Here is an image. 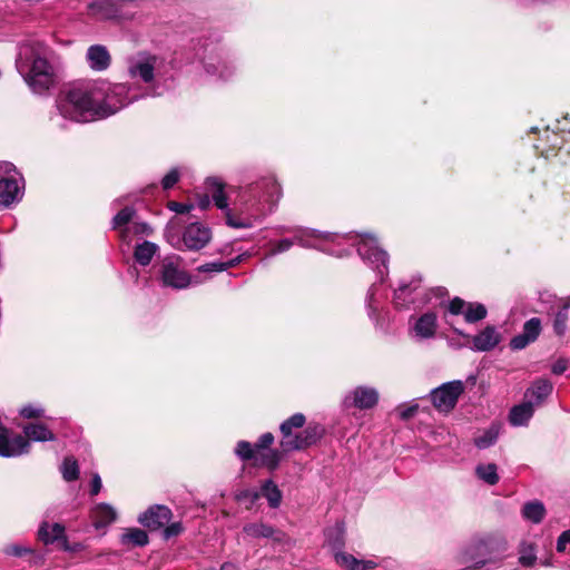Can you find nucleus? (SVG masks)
<instances>
[{
    "label": "nucleus",
    "mask_w": 570,
    "mask_h": 570,
    "mask_svg": "<svg viewBox=\"0 0 570 570\" xmlns=\"http://www.w3.org/2000/svg\"><path fill=\"white\" fill-rule=\"evenodd\" d=\"M24 439L30 442L55 441V433L43 423H29L23 426Z\"/></svg>",
    "instance_id": "5701e85b"
},
{
    "label": "nucleus",
    "mask_w": 570,
    "mask_h": 570,
    "mask_svg": "<svg viewBox=\"0 0 570 570\" xmlns=\"http://www.w3.org/2000/svg\"><path fill=\"white\" fill-rule=\"evenodd\" d=\"M438 327L435 313L428 312L421 315L414 323L412 331L419 340H429L434 337Z\"/></svg>",
    "instance_id": "aec40b11"
},
{
    "label": "nucleus",
    "mask_w": 570,
    "mask_h": 570,
    "mask_svg": "<svg viewBox=\"0 0 570 570\" xmlns=\"http://www.w3.org/2000/svg\"><path fill=\"white\" fill-rule=\"evenodd\" d=\"M159 95L160 94L157 91V88L155 86L150 87L146 94V96H151V97H156Z\"/></svg>",
    "instance_id": "774afa93"
},
{
    "label": "nucleus",
    "mask_w": 570,
    "mask_h": 570,
    "mask_svg": "<svg viewBox=\"0 0 570 570\" xmlns=\"http://www.w3.org/2000/svg\"><path fill=\"white\" fill-rule=\"evenodd\" d=\"M90 518L95 529H106L116 521L117 511L108 503H98L91 508Z\"/></svg>",
    "instance_id": "6ab92c4d"
},
{
    "label": "nucleus",
    "mask_w": 570,
    "mask_h": 570,
    "mask_svg": "<svg viewBox=\"0 0 570 570\" xmlns=\"http://www.w3.org/2000/svg\"><path fill=\"white\" fill-rule=\"evenodd\" d=\"M379 397L380 395L375 387L360 385L346 393L343 404L345 407L370 410L377 404Z\"/></svg>",
    "instance_id": "9b49d317"
},
{
    "label": "nucleus",
    "mask_w": 570,
    "mask_h": 570,
    "mask_svg": "<svg viewBox=\"0 0 570 570\" xmlns=\"http://www.w3.org/2000/svg\"><path fill=\"white\" fill-rule=\"evenodd\" d=\"M19 414L24 419H39L45 416V409L40 405L28 404L19 410Z\"/></svg>",
    "instance_id": "49530a36"
},
{
    "label": "nucleus",
    "mask_w": 570,
    "mask_h": 570,
    "mask_svg": "<svg viewBox=\"0 0 570 570\" xmlns=\"http://www.w3.org/2000/svg\"><path fill=\"white\" fill-rule=\"evenodd\" d=\"M179 179V173L177 169H171L161 180L164 189H170Z\"/></svg>",
    "instance_id": "5fc2aeb1"
},
{
    "label": "nucleus",
    "mask_w": 570,
    "mask_h": 570,
    "mask_svg": "<svg viewBox=\"0 0 570 570\" xmlns=\"http://www.w3.org/2000/svg\"><path fill=\"white\" fill-rule=\"evenodd\" d=\"M553 384L547 379L535 380L525 392L528 401L533 402V406L540 405L552 393Z\"/></svg>",
    "instance_id": "4be33fe9"
},
{
    "label": "nucleus",
    "mask_w": 570,
    "mask_h": 570,
    "mask_svg": "<svg viewBox=\"0 0 570 570\" xmlns=\"http://www.w3.org/2000/svg\"><path fill=\"white\" fill-rule=\"evenodd\" d=\"M530 343H532L531 340H529L527 336H524L523 333H521L519 335H515L510 341V347L512 350L519 351V350H523L524 347H527Z\"/></svg>",
    "instance_id": "603ef678"
},
{
    "label": "nucleus",
    "mask_w": 570,
    "mask_h": 570,
    "mask_svg": "<svg viewBox=\"0 0 570 570\" xmlns=\"http://www.w3.org/2000/svg\"><path fill=\"white\" fill-rule=\"evenodd\" d=\"M30 451L29 442L20 434H13L10 430L0 433V456L16 458Z\"/></svg>",
    "instance_id": "f8f14e48"
},
{
    "label": "nucleus",
    "mask_w": 570,
    "mask_h": 570,
    "mask_svg": "<svg viewBox=\"0 0 570 570\" xmlns=\"http://www.w3.org/2000/svg\"><path fill=\"white\" fill-rule=\"evenodd\" d=\"M65 530L61 523L50 524L43 521L38 529V538L45 544H52L56 541H61L66 537Z\"/></svg>",
    "instance_id": "b1692460"
},
{
    "label": "nucleus",
    "mask_w": 570,
    "mask_h": 570,
    "mask_svg": "<svg viewBox=\"0 0 570 570\" xmlns=\"http://www.w3.org/2000/svg\"><path fill=\"white\" fill-rule=\"evenodd\" d=\"M169 65L164 56L139 51L127 59V71L130 78L150 85L168 73Z\"/></svg>",
    "instance_id": "423d86ee"
},
{
    "label": "nucleus",
    "mask_w": 570,
    "mask_h": 570,
    "mask_svg": "<svg viewBox=\"0 0 570 570\" xmlns=\"http://www.w3.org/2000/svg\"><path fill=\"white\" fill-rule=\"evenodd\" d=\"M386 298V292L382 288V285L374 283L367 292L365 298V305L368 317L376 324L380 323L383 309H384V301Z\"/></svg>",
    "instance_id": "dca6fc26"
},
{
    "label": "nucleus",
    "mask_w": 570,
    "mask_h": 570,
    "mask_svg": "<svg viewBox=\"0 0 570 570\" xmlns=\"http://www.w3.org/2000/svg\"><path fill=\"white\" fill-rule=\"evenodd\" d=\"M183 531V527L179 522H174L165 528L164 530V538L166 540L170 539L171 537L178 535Z\"/></svg>",
    "instance_id": "13d9d810"
},
{
    "label": "nucleus",
    "mask_w": 570,
    "mask_h": 570,
    "mask_svg": "<svg viewBox=\"0 0 570 570\" xmlns=\"http://www.w3.org/2000/svg\"><path fill=\"white\" fill-rule=\"evenodd\" d=\"M261 494L258 491L255 490H243L236 494L237 501H245L248 500L250 503L256 502L259 499Z\"/></svg>",
    "instance_id": "6e6d98bb"
},
{
    "label": "nucleus",
    "mask_w": 570,
    "mask_h": 570,
    "mask_svg": "<svg viewBox=\"0 0 570 570\" xmlns=\"http://www.w3.org/2000/svg\"><path fill=\"white\" fill-rule=\"evenodd\" d=\"M168 209L171 212H175L177 214H185L190 212L194 208V205L191 204H183L177 202H169L167 205Z\"/></svg>",
    "instance_id": "4d7b16f0"
},
{
    "label": "nucleus",
    "mask_w": 570,
    "mask_h": 570,
    "mask_svg": "<svg viewBox=\"0 0 570 570\" xmlns=\"http://www.w3.org/2000/svg\"><path fill=\"white\" fill-rule=\"evenodd\" d=\"M278 232L293 233L294 239L283 238L274 243L268 256L287 252L295 243L305 248H314L331 255L343 256L347 252L341 247L351 245L356 246L361 258L371 268L376 271L381 283L384 282L389 274V254L379 246L377 239L370 233L338 235L303 227H279Z\"/></svg>",
    "instance_id": "f03ea898"
},
{
    "label": "nucleus",
    "mask_w": 570,
    "mask_h": 570,
    "mask_svg": "<svg viewBox=\"0 0 570 570\" xmlns=\"http://www.w3.org/2000/svg\"><path fill=\"white\" fill-rule=\"evenodd\" d=\"M537 561L535 547L533 543L523 541L519 548V562L523 567H531Z\"/></svg>",
    "instance_id": "ea45409f"
},
{
    "label": "nucleus",
    "mask_w": 570,
    "mask_h": 570,
    "mask_svg": "<svg viewBox=\"0 0 570 570\" xmlns=\"http://www.w3.org/2000/svg\"><path fill=\"white\" fill-rule=\"evenodd\" d=\"M220 570H238V566L233 562H225L222 564Z\"/></svg>",
    "instance_id": "69168bd1"
},
{
    "label": "nucleus",
    "mask_w": 570,
    "mask_h": 570,
    "mask_svg": "<svg viewBox=\"0 0 570 570\" xmlns=\"http://www.w3.org/2000/svg\"><path fill=\"white\" fill-rule=\"evenodd\" d=\"M567 368H568V361L564 358H560L552 365V373L559 375V374H562L563 372H566Z\"/></svg>",
    "instance_id": "680f3d73"
},
{
    "label": "nucleus",
    "mask_w": 570,
    "mask_h": 570,
    "mask_svg": "<svg viewBox=\"0 0 570 570\" xmlns=\"http://www.w3.org/2000/svg\"><path fill=\"white\" fill-rule=\"evenodd\" d=\"M326 542L333 550L340 551L345 544V527L337 522L325 531Z\"/></svg>",
    "instance_id": "7c9ffc66"
},
{
    "label": "nucleus",
    "mask_w": 570,
    "mask_h": 570,
    "mask_svg": "<svg viewBox=\"0 0 570 570\" xmlns=\"http://www.w3.org/2000/svg\"><path fill=\"white\" fill-rule=\"evenodd\" d=\"M159 278L164 286L183 289L190 285L191 277L183 267V259L178 255H167L159 264Z\"/></svg>",
    "instance_id": "1a4fd4ad"
},
{
    "label": "nucleus",
    "mask_w": 570,
    "mask_h": 570,
    "mask_svg": "<svg viewBox=\"0 0 570 570\" xmlns=\"http://www.w3.org/2000/svg\"><path fill=\"white\" fill-rule=\"evenodd\" d=\"M521 514L524 520L538 524L546 517L544 504L539 500L529 501L523 504Z\"/></svg>",
    "instance_id": "c85d7f7f"
},
{
    "label": "nucleus",
    "mask_w": 570,
    "mask_h": 570,
    "mask_svg": "<svg viewBox=\"0 0 570 570\" xmlns=\"http://www.w3.org/2000/svg\"><path fill=\"white\" fill-rule=\"evenodd\" d=\"M49 50L41 42H27L20 47L16 67L30 90L46 95L57 81L56 69L48 59Z\"/></svg>",
    "instance_id": "7ed1b4c3"
},
{
    "label": "nucleus",
    "mask_w": 570,
    "mask_h": 570,
    "mask_svg": "<svg viewBox=\"0 0 570 570\" xmlns=\"http://www.w3.org/2000/svg\"><path fill=\"white\" fill-rule=\"evenodd\" d=\"M23 196V179L14 166L0 161V208H8Z\"/></svg>",
    "instance_id": "0eeeda50"
},
{
    "label": "nucleus",
    "mask_w": 570,
    "mask_h": 570,
    "mask_svg": "<svg viewBox=\"0 0 570 570\" xmlns=\"http://www.w3.org/2000/svg\"><path fill=\"white\" fill-rule=\"evenodd\" d=\"M226 224L233 228H249L253 226L250 217H237L230 210L225 213Z\"/></svg>",
    "instance_id": "a18cd8bd"
},
{
    "label": "nucleus",
    "mask_w": 570,
    "mask_h": 570,
    "mask_svg": "<svg viewBox=\"0 0 570 570\" xmlns=\"http://www.w3.org/2000/svg\"><path fill=\"white\" fill-rule=\"evenodd\" d=\"M274 442V435L271 432L264 433L259 436L257 442L255 443V449L257 452L262 450L268 449Z\"/></svg>",
    "instance_id": "3c124183"
},
{
    "label": "nucleus",
    "mask_w": 570,
    "mask_h": 570,
    "mask_svg": "<svg viewBox=\"0 0 570 570\" xmlns=\"http://www.w3.org/2000/svg\"><path fill=\"white\" fill-rule=\"evenodd\" d=\"M243 257H244V255H238L235 258H232V259H229L227 262H224L225 271H227L228 268H232V267H235L236 265H238L243 261Z\"/></svg>",
    "instance_id": "0e129e2a"
},
{
    "label": "nucleus",
    "mask_w": 570,
    "mask_h": 570,
    "mask_svg": "<svg viewBox=\"0 0 570 570\" xmlns=\"http://www.w3.org/2000/svg\"><path fill=\"white\" fill-rule=\"evenodd\" d=\"M487 308L481 303H468L465 312H464V320L468 323H475L479 322L487 316Z\"/></svg>",
    "instance_id": "a19ab883"
},
{
    "label": "nucleus",
    "mask_w": 570,
    "mask_h": 570,
    "mask_svg": "<svg viewBox=\"0 0 570 570\" xmlns=\"http://www.w3.org/2000/svg\"><path fill=\"white\" fill-rule=\"evenodd\" d=\"M205 70L207 73L217 76L219 79L228 80L233 76L235 67L233 66L232 62L225 59L209 58L205 61Z\"/></svg>",
    "instance_id": "a878e982"
},
{
    "label": "nucleus",
    "mask_w": 570,
    "mask_h": 570,
    "mask_svg": "<svg viewBox=\"0 0 570 570\" xmlns=\"http://www.w3.org/2000/svg\"><path fill=\"white\" fill-rule=\"evenodd\" d=\"M243 533L249 539H271L276 543H285L288 541L286 534L282 530L261 521L246 523L243 527Z\"/></svg>",
    "instance_id": "ddd939ff"
},
{
    "label": "nucleus",
    "mask_w": 570,
    "mask_h": 570,
    "mask_svg": "<svg viewBox=\"0 0 570 570\" xmlns=\"http://www.w3.org/2000/svg\"><path fill=\"white\" fill-rule=\"evenodd\" d=\"M206 184L216 207L225 210V213L229 210L227 197L224 191V184L215 177L208 178Z\"/></svg>",
    "instance_id": "cd10ccee"
},
{
    "label": "nucleus",
    "mask_w": 570,
    "mask_h": 570,
    "mask_svg": "<svg viewBox=\"0 0 570 570\" xmlns=\"http://www.w3.org/2000/svg\"><path fill=\"white\" fill-rule=\"evenodd\" d=\"M236 455L243 461H248L256 458L257 451L255 449V444L247 441H239L235 449Z\"/></svg>",
    "instance_id": "37998d69"
},
{
    "label": "nucleus",
    "mask_w": 570,
    "mask_h": 570,
    "mask_svg": "<svg viewBox=\"0 0 570 570\" xmlns=\"http://www.w3.org/2000/svg\"><path fill=\"white\" fill-rule=\"evenodd\" d=\"M62 478L67 482L76 481L79 478V466L73 458H66L60 466Z\"/></svg>",
    "instance_id": "79ce46f5"
},
{
    "label": "nucleus",
    "mask_w": 570,
    "mask_h": 570,
    "mask_svg": "<svg viewBox=\"0 0 570 570\" xmlns=\"http://www.w3.org/2000/svg\"><path fill=\"white\" fill-rule=\"evenodd\" d=\"M305 422L304 414L295 413L281 424L282 440L279 445L283 452L305 450L323 438L325 429L318 423H309L303 431L295 432V430L302 429Z\"/></svg>",
    "instance_id": "20e7f679"
},
{
    "label": "nucleus",
    "mask_w": 570,
    "mask_h": 570,
    "mask_svg": "<svg viewBox=\"0 0 570 570\" xmlns=\"http://www.w3.org/2000/svg\"><path fill=\"white\" fill-rule=\"evenodd\" d=\"M157 250L158 246L155 243L145 240L135 247V261L141 266H147L150 264Z\"/></svg>",
    "instance_id": "c756f323"
},
{
    "label": "nucleus",
    "mask_w": 570,
    "mask_h": 570,
    "mask_svg": "<svg viewBox=\"0 0 570 570\" xmlns=\"http://www.w3.org/2000/svg\"><path fill=\"white\" fill-rule=\"evenodd\" d=\"M171 519V511L165 505L150 507L139 515L138 521L150 530H158L165 527Z\"/></svg>",
    "instance_id": "f3484780"
},
{
    "label": "nucleus",
    "mask_w": 570,
    "mask_h": 570,
    "mask_svg": "<svg viewBox=\"0 0 570 570\" xmlns=\"http://www.w3.org/2000/svg\"><path fill=\"white\" fill-rule=\"evenodd\" d=\"M541 332V321L538 317H532L527 321L523 325L522 333L527 336L531 342H534Z\"/></svg>",
    "instance_id": "c03bdc74"
},
{
    "label": "nucleus",
    "mask_w": 570,
    "mask_h": 570,
    "mask_svg": "<svg viewBox=\"0 0 570 570\" xmlns=\"http://www.w3.org/2000/svg\"><path fill=\"white\" fill-rule=\"evenodd\" d=\"M501 341V335L494 326H487L473 340V350L487 352L493 350Z\"/></svg>",
    "instance_id": "412c9836"
},
{
    "label": "nucleus",
    "mask_w": 570,
    "mask_h": 570,
    "mask_svg": "<svg viewBox=\"0 0 570 570\" xmlns=\"http://www.w3.org/2000/svg\"><path fill=\"white\" fill-rule=\"evenodd\" d=\"M208 205H209V198H208V196H204V197H202V198L199 199V202H198V207H199L200 209H205V208H207V207H208Z\"/></svg>",
    "instance_id": "338daca9"
},
{
    "label": "nucleus",
    "mask_w": 570,
    "mask_h": 570,
    "mask_svg": "<svg viewBox=\"0 0 570 570\" xmlns=\"http://www.w3.org/2000/svg\"><path fill=\"white\" fill-rule=\"evenodd\" d=\"M281 196V186L273 177H266L255 181L248 186L244 194L247 209L252 210L254 215L272 213Z\"/></svg>",
    "instance_id": "39448f33"
},
{
    "label": "nucleus",
    "mask_w": 570,
    "mask_h": 570,
    "mask_svg": "<svg viewBox=\"0 0 570 570\" xmlns=\"http://www.w3.org/2000/svg\"><path fill=\"white\" fill-rule=\"evenodd\" d=\"M466 305L468 303L465 301L461 299L460 297H455L449 303L448 309L452 315H464Z\"/></svg>",
    "instance_id": "09e8293b"
},
{
    "label": "nucleus",
    "mask_w": 570,
    "mask_h": 570,
    "mask_svg": "<svg viewBox=\"0 0 570 570\" xmlns=\"http://www.w3.org/2000/svg\"><path fill=\"white\" fill-rule=\"evenodd\" d=\"M200 273H220L225 271L224 262H210L200 265L198 268Z\"/></svg>",
    "instance_id": "8fccbe9b"
},
{
    "label": "nucleus",
    "mask_w": 570,
    "mask_h": 570,
    "mask_svg": "<svg viewBox=\"0 0 570 570\" xmlns=\"http://www.w3.org/2000/svg\"><path fill=\"white\" fill-rule=\"evenodd\" d=\"M102 488L101 478L98 473L92 474L91 483H90V494L97 495Z\"/></svg>",
    "instance_id": "052dcab7"
},
{
    "label": "nucleus",
    "mask_w": 570,
    "mask_h": 570,
    "mask_svg": "<svg viewBox=\"0 0 570 570\" xmlns=\"http://www.w3.org/2000/svg\"><path fill=\"white\" fill-rule=\"evenodd\" d=\"M475 474L489 485H494L499 482L498 466L494 463L478 464Z\"/></svg>",
    "instance_id": "e433bc0d"
},
{
    "label": "nucleus",
    "mask_w": 570,
    "mask_h": 570,
    "mask_svg": "<svg viewBox=\"0 0 570 570\" xmlns=\"http://www.w3.org/2000/svg\"><path fill=\"white\" fill-rule=\"evenodd\" d=\"M3 552L7 556L22 557V556L32 553L33 550L29 547H26V546H22L19 543H11V544H8L4 547Z\"/></svg>",
    "instance_id": "de8ad7c7"
},
{
    "label": "nucleus",
    "mask_w": 570,
    "mask_h": 570,
    "mask_svg": "<svg viewBox=\"0 0 570 570\" xmlns=\"http://www.w3.org/2000/svg\"><path fill=\"white\" fill-rule=\"evenodd\" d=\"M259 494L266 498L268 505L273 509L279 507L283 498L281 490L272 480H267L262 484Z\"/></svg>",
    "instance_id": "72a5a7b5"
},
{
    "label": "nucleus",
    "mask_w": 570,
    "mask_h": 570,
    "mask_svg": "<svg viewBox=\"0 0 570 570\" xmlns=\"http://www.w3.org/2000/svg\"><path fill=\"white\" fill-rule=\"evenodd\" d=\"M282 460V454L277 450H267L266 452H257L255 464L265 466L269 470H275Z\"/></svg>",
    "instance_id": "c9c22d12"
},
{
    "label": "nucleus",
    "mask_w": 570,
    "mask_h": 570,
    "mask_svg": "<svg viewBox=\"0 0 570 570\" xmlns=\"http://www.w3.org/2000/svg\"><path fill=\"white\" fill-rule=\"evenodd\" d=\"M498 560L493 554L492 544L489 542L480 541L470 544L459 553L455 563L462 567V570H475L483 568Z\"/></svg>",
    "instance_id": "6e6552de"
},
{
    "label": "nucleus",
    "mask_w": 570,
    "mask_h": 570,
    "mask_svg": "<svg viewBox=\"0 0 570 570\" xmlns=\"http://www.w3.org/2000/svg\"><path fill=\"white\" fill-rule=\"evenodd\" d=\"M335 560L340 566L347 570H370L376 567V562L373 560L357 559L354 556L342 551L335 552Z\"/></svg>",
    "instance_id": "393cba45"
},
{
    "label": "nucleus",
    "mask_w": 570,
    "mask_h": 570,
    "mask_svg": "<svg viewBox=\"0 0 570 570\" xmlns=\"http://www.w3.org/2000/svg\"><path fill=\"white\" fill-rule=\"evenodd\" d=\"M151 228L148 224L144 222H138L136 219L132 220L130 225L126 227L122 232V236L120 237L124 242H131L132 236L136 235H149Z\"/></svg>",
    "instance_id": "4c0bfd02"
},
{
    "label": "nucleus",
    "mask_w": 570,
    "mask_h": 570,
    "mask_svg": "<svg viewBox=\"0 0 570 570\" xmlns=\"http://www.w3.org/2000/svg\"><path fill=\"white\" fill-rule=\"evenodd\" d=\"M61 548L65 550V551H78L80 549V544H70L68 542V539L67 537H65L62 540H61Z\"/></svg>",
    "instance_id": "e2e57ef3"
},
{
    "label": "nucleus",
    "mask_w": 570,
    "mask_h": 570,
    "mask_svg": "<svg viewBox=\"0 0 570 570\" xmlns=\"http://www.w3.org/2000/svg\"><path fill=\"white\" fill-rule=\"evenodd\" d=\"M464 386L461 381H451L443 383L431 391V402L439 412L448 413L456 404Z\"/></svg>",
    "instance_id": "9d476101"
},
{
    "label": "nucleus",
    "mask_w": 570,
    "mask_h": 570,
    "mask_svg": "<svg viewBox=\"0 0 570 570\" xmlns=\"http://www.w3.org/2000/svg\"><path fill=\"white\" fill-rule=\"evenodd\" d=\"M569 307L570 305L569 304H564L562 306V308H560L556 315H554V318H553V323H552V326H553V332L556 335L562 337L564 336L566 332H567V323H568V318H569Z\"/></svg>",
    "instance_id": "58836bf2"
},
{
    "label": "nucleus",
    "mask_w": 570,
    "mask_h": 570,
    "mask_svg": "<svg viewBox=\"0 0 570 570\" xmlns=\"http://www.w3.org/2000/svg\"><path fill=\"white\" fill-rule=\"evenodd\" d=\"M421 279L412 278L409 282L401 281L394 291V304L399 308H405L410 304H414L420 295Z\"/></svg>",
    "instance_id": "2eb2a0df"
},
{
    "label": "nucleus",
    "mask_w": 570,
    "mask_h": 570,
    "mask_svg": "<svg viewBox=\"0 0 570 570\" xmlns=\"http://www.w3.org/2000/svg\"><path fill=\"white\" fill-rule=\"evenodd\" d=\"M212 238L210 229L199 223L190 224L183 235V243L188 249L198 250L205 247Z\"/></svg>",
    "instance_id": "4468645a"
},
{
    "label": "nucleus",
    "mask_w": 570,
    "mask_h": 570,
    "mask_svg": "<svg viewBox=\"0 0 570 570\" xmlns=\"http://www.w3.org/2000/svg\"><path fill=\"white\" fill-rule=\"evenodd\" d=\"M533 413L534 406L532 401H527L522 404L515 405L510 411V423L514 426L527 425Z\"/></svg>",
    "instance_id": "bb28decb"
},
{
    "label": "nucleus",
    "mask_w": 570,
    "mask_h": 570,
    "mask_svg": "<svg viewBox=\"0 0 570 570\" xmlns=\"http://www.w3.org/2000/svg\"><path fill=\"white\" fill-rule=\"evenodd\" d=\"M86 61L94 71H105L111 63V56L102 45H92L87 49Z\"/></svg>",
    "instance_id": "a211bd4d"
},
{
    "label": "nucleus",
    "mask_w": 570,
    "mask_h": 570,
    "mask_svg": "<svg viewBox=\"0 0 570 570\" xmlns=\"http://www.w3.org/2000/svg\"><path fill=\"white\" fill-rule=\"evenodd\" d=\"M419 405L412 404V405H400L397 407V412L401 419L409 420L417 412Z\"/></svg>",
    "instance_id": "864d4df0"
},
{
    "label": "nucleus",
    "mask_w": 570,
    "mask_h": 570,
    "mask_svg": "<svg viewBox=\"0 0 570 570\" xmlns=\"http://www.w3.org/2000/svg\"><path fill=\"white\" fill-rule=\"evenodd\" d=\"M135 217H136V210L132 207L127 206V207L122 208L112 218V222H111L112 229L117 230L119 234V237H121L124 229H126V227L132 223Z\"/></svg>",
    "instance_id": "2f4dec72"
},
{
    "label": "nucleus",
    "mask_w": 570,
    "mask_h": 570,
    "mask_svg": "<svg viewBox=\"0 0 570 570\" xmlns=\"http://www.w3.org/2000/svg\"><path fill=\"white\" fill-rule=\"evenodd\" d=\"M568 543H570V530H566L559 535L557 540V551L564 552Z\"/></svg>",
    "instance_id": "bf43d9fd"
},
{
    "label": "nucleus",
    "mask_w": 570,
    "mask_h": 570,
    "mask_svg": "<svg viewBox=\"0 0 570 570\" xmlns=\"http://www.w3.org/2000/svg\"><path fill=\"white\" fill-rule=\"evenodd\" d=\"M499 434L500 426L492 424L490 428L482 431L480 435L475 436L474 444L478 449H488L497 442Z\"/></svg>",
    "instance_id": "f704fd0d"
},
{
    "label": "nucleus",
    "mask_w": 570,
    "mask_h": 570,
    "mask_svg": "<svg viewBox=\"0 0 570 570\" xmlns=\"http://www.w3.org/2000/svg\"><path fill=\"white\" fill-rule=\"evenodd\" d=\"M120 542L124 546L144 547L148 544V535L141 529L130 528L121 534Z\"/></svg>",
    "instance_id": "473e14b6"
},
{
    "label": "nucleus",
    "mask_w": 570,
    "mask_h": 570,
    "mask_svg": "<svg viewBox=\"0 0 570 570\" xmlns=\"http://www.w3.org/2000/svg\"><path fill=\"white\" fill-rule=\"evenodd\" d=\"M137 99L138 96L130 95V87L125 83L94 80L78 82L62 90L56 106L63 118L89 122L109 117Z\"/></svg>",
    "instance_id": "f257e3e1"
}]
</instances>
